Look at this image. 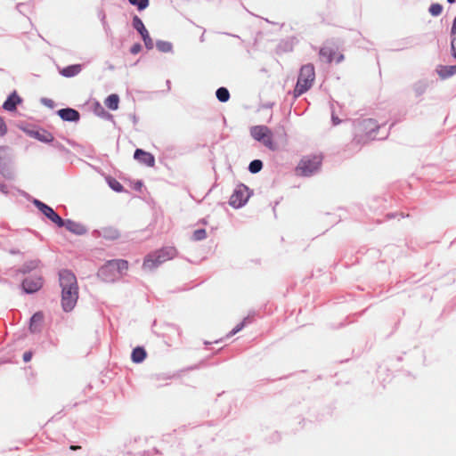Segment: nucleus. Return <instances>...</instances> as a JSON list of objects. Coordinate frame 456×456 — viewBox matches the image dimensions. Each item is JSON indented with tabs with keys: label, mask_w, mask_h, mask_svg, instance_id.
Instances as JSON below:
<instances>
[{
	"label": "nucleus",
	"mask_w": 456,
	"mask_h": 456,
	"mask_svg": "<svg viewBox=\"0 0 456 456\" xmlns=\"http://www.w3.org/2000/svg\"><path fill=\"white\" fill-rule=\"evenodd\" d=\"M451 50L452 56L456 59V35H451Z\"/></svg>",
	"instance_id": "nucleus-36"
},
{
	"label": "nucleus",
	"mask_w": 456,
	"mask_h": 456,
	"mask_svg": "<svg viewBox=\"0 0 456 456\" xmlns=\"http://www.w3.org/2000/svg\"><path fill=\"white\" fill-rule=\"evenodd\" d=\"M7 133L6 124L2 117H0V136H4Z\"/></svg>",
	"instance_id": "nucleus-37"
},
{
	"label": "nucleus",
	"mask_w": 456,
	"mask_h": 456,
	"mask_svg": "<svg viewBox=\"0 0 456 456\" xmlns=\"http://www.w3.org/2000/svg\"><path fill=\"white\" fill-rule=\"evenodd\" d=\"M216 96L221 102H226L230 99V93L226 87H219L216 92Z\"/></svg>",
	"instance_id": "nucleus-26"
},
{
	"label": "nucleus",
	"mask_w": 456,
	"mask_h": 456,
	"mask_svg": "<svg viewBox=\"0 0 456 456\" xmlns=\"http://www.w3.org/2000/svg\"><path fill=\"white\" fill-rule=\"evenodd\" d=\"M315 78L314 67L308 63L301 67L297 85L294 88L293 94L295 98L299 97L307 92L313 86Z\"/></svg>",
	"instance_id": "nucleus-2"
},
{
	"label": "nucleus",
	"mask_w": 456,
	"mask_h": 456,
	"mask_svg": "<svg viewBox=\"0 0 456 456\" xmlns=\"http://www.w3.org/2000/svg\"><path fill=\"white\" fill-rule=\"evenodd\" d=\"M147 354L143 347H136L133 350L131 354V359L135 363H140L144 361L146 358Z\"/></svg>",
	"instance_id": "nucleus-22"
},
{
	"label": "nucleus",
	"mask_w": 456,
	"mask_h": 456,
	"mask_svg": "<svg viewBox=\"0 0 456 456\" xmlns=\"http://www.w3.org/2000/svg\"><path fill=\"white\" fill-rule=\"evenodd\" d=\"M33 204L44 215L48 213V211L51 209V207L46 205L45 203L42 202L39 200L35 199L33 201Z\"/></svg>",
	"instance_id": "nucleus-31"
},
{
	"label": "nucleus",
	"mask_w": 456,
	"mask_h": 456,
	"mask_svg": "<svg viewBox=\"0 0 456 456\" xmlns=\"http://www.w3.org/2000/svg\"><path fill=\"white\" fill-rule=\"evenodd\" d=\"M29 134L32 137L36 138L37 140H38L42 142H53V134L46 130L30 131Z\"/></svg>",
	"instance_id": "nucleus-18"
},
{
	"label": "nucleus",
	"mask_w": 456,
	"mask_h": 456,
	"mask_svg": "<svg viewBox=\"0 0 456 456\" xmlns=\"http://www.w3.org/2000/svg\"><path fill=\"white\" fill-rule=\"evenodd\" d=\"M344 60V55L343 54H338L337 59H336V62L337 63H339L341 62L342 61Z\"/></svg>",
	"instance_id": "nucleus-44"
},
{
	"label": "nucleus",
	"mask_w": 456,
	"mask_h": 456,
	"mask_svg": "<svg viewBox=\"0 0 456 456\" xmlns=\"http://www.w3.org/2000/svg\"><path fill=\"white\" fill-rule=\"evenodd\" d=\"M94 232H97L98 236L110 240H114L119 238V232L113 227H104L99 231H95Z\"/></svg>",
	"instance_id": "nucleus-16"
},
{
	"label": "nucleus",
	"mask_w": 456,
	"mask_h": 456,
	"mask_svg": "<svg viewBox=\"0 0 456 456\" xmlns=\"http://www.w3.org/2000/svg\"><path fill=\"white\" fill-rule=\"evenodd\" d=\"M82 70V65L80 64H73L69 65L65 68H63L60 73L61 76L65 77H73L77 75H78Z\"/></svg>",
	"instance_id": "nucleus-19"
},
{
	"label": "nucleus",
	"mask_w": 456,
	"mask_h": 456,
	"mask_svg": "<svg viewBox=\"0 0 456 456\" xmlns=\"http://www.w3.org/2000/svg\"><path fill=\"white\" fill-rule=\"evenodd\" d=\"M41 102L49 108H53L54 106L53 101L48 98H42Z\"/></svg>",
	"instance_id": "nucleus-39"
},
{
	"label": "nucleus",
	"mask_w": 456,
	"mask_h": 456,
	"mask_svg": "<svg viewBox=\"0 0 456 456\" xmlns=\"http://www.w3.org/2000/svg\"><path fill=\"white\" fill-rule=\"evenodd\" d=\"M156 47L161 53H170L173 49V45L170 42L162 40L156 42Z\"/></svg>",
	"instance_id": "nucleus-27"
},
{
	"label": "nucleus",
	"mask_w": 456,
	"mask_h": 456,
	"mask_svg": "<svg viewBox=\"0 0 456 456\" xmlns=\"http://www.w3.org/2000/svg\"><path fill=\"white\" fill-rule=\"evenodd\" d=\"M31 265L33 268L36 267L37 265V261L32 262Z\"/></svg>",
	"instance_id": "nucleus-46"
},
{
	"label": "nucleus",
	"mask_w": 456,
	"mask_h": 456,
	"mask_svg": "<svg viewBox=\"0 0 456 456\" xmlns=\"http://www.w3.org/2000/svg\"><path fill=\"white\" fill-rule=\"evenodd\" d=\"M7 149L8 148L5 146H0V173L4 177L11 179L13 176V173L9 167L4 156Z\"/></svg>",
	"instance_id": "nucleus-12"
},
{
	"label": "nucleus",
	"mask_w": 456,
	"mask_h": 456,
	"mask_svg": "<svg viewBox=\"0 0 456 456\" xmlns=\"http://www.w3.org/2000/svg\"><path fill=\"white\" fill-rule=\"evenodd\" d=\"M263 168V162L260 159H254L248 165V171L256 174Z\"/></svg>",
	"instance_id": "nucleus-28"
},
{
	"label": "nucleus",
	"mask_w": 456,
	"mask_h": 456,
	"mask_svg": "<svg viewBox=\"0 0 456 456\" xmlns=\"http://www.w3.org/2000/svg\"><path fill=\"white\" fill-rule=\"evenodd\" d=\"M20 102V97L14 91L8 96L6 101L4 102L3 108L8 111H13L16 110L17 104H19Z\"/></svg>",
	"instance_id": "nucleus-15"
},
{
	"label": "nucleus",
	"mask_w": 456,
	"mask_h": 456,
	"mask_svg": "<svg viewBox=\"0 0 456 456\" xmlns=\"http://www.w3.org/2000/svg\"><path fill=\"white\" fill-rule=\"evenodd\" d=\"M248 198V187L241 183L234 189L230 197L229 204L235 208H239L247 203Z\"/></svg>",
	"instance_id": "nucleus-7"
},
{
	"label": "nucleus",
	"mask_w": 456,
	"mask_h": 456,
	"mask_svg": "<svg viewBox=\"0 0 456 456\" xmlns=\"http://www.w3.org/2000/svg\"><path fill=\"white\" fill-rule=\"evenodd\" d=\"M439 77L443 79H446L456 74V64L455 65H440L436 69Z\"/></svg>",
	"instance_id": "nucleus-17"
},
{
	"label": "nucleus",
	"mask_w": 456,
	"mask_h": 456,
	"mask_svg": "<svg viewBox=\"0 0 456 456\" xmlns=\"http://www.w3.org/2000/svg\"><path fill=\"white\" fill-rule=\"evenodd\" d=\"M320 57L325 59L327 62L330 63L334 60L336 51L334 48L330 46H323L319 52Z\"/></svg>",
	"instance_id": "nucleus-21"
},
{
	"label": "nucleus",
	"mask_w": 456,
	"mask_h": 456,
	"mask_svg": "<svg viewBox=\"0 0 456 456\" xmlns=\"http://www.w3.org/2000/svg\"><path fill=\"white\" fill-rule=\"evenodd\" d=\"M102 266L99 269L98 276L101 277L102 280L106 282L114 281L115 279L117 278L116 272L114 271V268H112V267L108 268V270H106L104 272V273H102Z\"/></svg>",
	"instance_id": "nucleus-23"
},
{
	"label": "nucleus",
	"mask_w": 456,
	"mask_h": 456,
	"mask_svg": "<svg viewBox=\"0 0 456 456\" xmlns=\"http://www.w3.org/2000/svg\"><path fill=\"white\" fill-rule=\"evenodd\" d=\"M176 249L174 247H164L155 252L148 254L143 261V269L152 270L162 263L174 258L176 256Z\"/></svg>",
	"instance_id": "nucleus-3"
},
{
	"label": "nucleus",
	"mask_w": 456,
	"mask_h": 456,
	"mask_svg": "<svg viewBox=\"0 0 456 456\" xmlns=\"http://www.w3.org/2000/svg\"><path fill=\"white\" fill-rule=\"evenodd\" d=\"M428 88V83L426 81H419L414 85L413 90L415 94L419 96L425 93Z\"/></svg>",
	"instance_id": "nucleus-32"
},
{
	"label": "nucleus",
	"mask_w": 456,
	"mask_h": 456,
	"mask_svg": "<svg viewBox=\"0 0 456 456\" xmlns=\"http://www.w3.org/2000/svg\"><path fill=\"white\" fill-rule=\"evenodd\" d=\"M63 227L77 235H83L87 232L86 228L82 224L70 219L64 220Z\"/></svg>",
	"instance_id": "nucleus-14"
},
{
	"label": "nucleus",
	"mask_w": 456,
	"mask_h": 456,
	"mask_svg": "<svg viewBox=\"0 0 456 456\" xmlns=\"http://www.w3.org/2000/svg\"><path fill=\"white\" fill-rule=\"evenodd\" d=\"M43 321H44V314L41 312L35 313L30 318V322H29L30 331L33 333L39 331V326L42 324Z\"/></svg>",
	"instance_id": "nucleus-20"
},
{
	"label": "nucleus",
	"mask_w": 456,
	"mask_h": 456,
	"mask_svg": "<svg viewBox=\"0 0 456 456\" xmlns=\"http://www.w3.org/2000/svg\"><path fill=\"white\" fill-rule=\"evenodd\" d=\"M356 128L359 132L363 133L368 139L375 140L378 139L376 132L380 128V126L373 118H365L357 122ZM385 137L383 136V138ZM379 139H382V137H379Z\"/></svg>",
	"instance_id": "nucleus-6"
},
{
	"label": "nucleus",
	"mask_w": 456,
	"mask_h": 456,
	"mask_svg": "<svg viewBox=\"0 0 456 456\" xmlns=\"http://www.w3.org/2000/svg\"><path fill=\"white\" fill-rule=\"evenodd\" d=\"M112 267L114 268V271L116 272V277L118 274H121L123 271L127 270L128 268V262L126 260L123 259H113L108 261L104 265H102V273H104L108 268Z\"/></svg>",
	"instance_id": "nucleus-10"
},
{
	"label": "nucleus",
	"mask_w": 456,
	"mask_h": 456,
	"mask_svg": "<svg viewBox=\"0 0 456 456\" xmlns=\"http://www.w3.org/2000/svg\"><path fill=\"white\" fill-rule=\"evenodd\" d=\"M251 136L257 142H263V144L273 150V142L272 137L271 130L265 126H255L250 129Z\"/></svg>",
	"instance_id": "nucleus-5"
},
{
	"label": "nucleus",
	"mask_w": 456,
	"mask_h": 456,
	"mask_svg": "<svg viewBox=\"0 0 456 456\" xmlns=\"http://www.w3.org/2000/svg\"><path fill=\"white\" fill-rule=\"evenodd\" d=\"M142 45L139 43L134 44L130 48V53L132 54H137L141 52Z\"/></svg>",
	"instance_id": "nucleus-38"
},
{
	"label": "nucleus",
	"mask_w": 456,
	"mask_h": 456,
	"mask_svg": "<svg viewBox=\"0 0 456 456\" xmlns=\"http://www.w3.org/2000/svg\"><path fill=\"white\" fill-rule=\"evenodd\" d=\"M53 146H54L55 148H62V145H61L60 142H54V143H53Z\"/></svg>",
	"instance_id": "nucleus-45"
},
{
	"label": "nucleus",
	"mask_w": 456,
	"mask_h": 456,
	"mask_svg": "<svg viewBox=\"0 0 456 456\" xmlns=\"http://www.w3.org/2000/svg\"><path fill=\"white\" fill-rule=\"evenodd\" d=\"M134 159L138 160L140 163L144 164L147 167H153L155 165V158L154 156L147 152L142 149H136L134 153Z\"/></svg>",
	"instance_id": "nucleus-11"
},
{
	"label": "nucleus",
	"mask_w": 456,
	"mask_h": 456,
	"mask_svg": "<svg viewBox=\"0 0 456 456\" xmlns=\"http://www.w3.org/2000/svg\"><path fill=\"white\" fill-rule=\"evenodd\" d=\"M250 322V317H245L243 319L242 322H240V323H238L227 335V337H232L233 335H235L236 333H238L239 331H240L247 323H248Z\"/></svg>",
	"instance_id": "nucleus-30"
},
{
	"label": "nucleus",
	"mask_w": 456,
	"mask_h": 456,
	"mask_svg": "<svg viewBox=\"0 0 456 456\" xmlns=\"http://www.w3.org/2000/svg\"><path fill=\"white\" fill-rule=\"evenodd\" d=\"M331 119H332L333 125H335V126L340 124V122H341V120L338 117H336L334 114L332 115Z\"/></svg>",
	"instance_id": "nucleus-43"
},
{
	"label": "nucleus",
	"mask_w": 456,
	"mask_h": 456,
	"mask_svg": "<svg viewBox=\"0 0 456 456\" xmlns=\"http://www.w3.org/2000/svg\"><path fill=\"white\" fill-rule=\"evenodd\" d=\"M31 358H32V352L28 351V352H25V353L23 354V361H24L25 362H29V361L31 360Z\"/></svg>",
	"instance_id": "nucleus-40"
},
{
	"label": "nucleus",
	"mask_w": 456,
	"mask_h": 456,
	"mask_svg": "<svg viewBox=\"0 0 456 456\" xmlns=\"http://www.w3.org/2000/svg\"><path fill=\"white\" fill-rule=\"evenodd\" d=\"M45 216L55 224L58 227H63L64 219H62L53 208L45 214Z\"/></svg>",
	"instance_id": "nucleus-25"
},
{
	"label": "nucleus",
	"mask_w": 456,
	"mask_h": 456,
	"mask_svg": "<svg viewBox=\"0 0 456 456\" xmlns=\"http://www.w3.org/2000/svg\"><path fill=\"white\" fill-rule=\"evenodd\" d=\"M447 2H448L449 4H454V3L456 2V0H447Z\"/></svg>",
	"instance_id": "nucleus-47"
},
{
	"label": "nucleus",
	"mask_w": 456,
	"mask_h": 456,
	"mask_svg": "<svg viewBox=\"0 0 456 456\" xmlns=\"http://www.w3.org/2000/svg\"><path fill=\"white\" fill-rule=\"evenodd\" d=\"M133 27L142 36L145 47L148 50H151L154 46L153 41L151 38L149 32L146 29L142 20L137 15H134L133 18Z\"/></svg>",
	"instance_id": "nucleus-8"
},
{
	"label": "nucleus",
	"mask_w": 456,
	"mask_h": 456,
	"mask_svg": "<svg viewBox=\"0 0 456 456\" xmlns=\"http://www.w3.org/2000/svg\"><path fill=\"white\" fill-rule=\"evenodd\" d=\"M0 191L4 194H8L9 191L7 185L4 183H0Z\"/></svg>",
	"instance_id": "nucleus-41"
},
{
	"label": "nucleus",
	"mask_w": 456,
	"mask_h": 456,
	"mask_svg": "<svg viewBox=\"0 0 456 456\" xmlns=\"http://www.w3.org/2000/svg\"><path fill=\"white\" fill-rule=\"evenodd\" d=\"M105 105L111 110H116L118 108L119 97L116 94L109 95L105 100Z\"/></svg>",
	"instance_id": "nucleus-24"
},
{
	"label": "nucleus",
	"mask_w": 456,
	"mask_h": 456,
	"mask_svg": "<svg viewBox=\"0 0 456 456\" xmlns=\"http://www.w3.org/2000/svg\"><path fill=\"white\" fill-rule=\"evenodd\" d=\"M57 114L64 121L77 122L80 119L79 112L72 108L61 109Z\"/></svg>",
	"instance_id": "nucleus-13"
},
{
	"label": "nucleus",
	"mask_w": 456,
	"mask_h": 456,
	"mask_svg": "<svg viewBox=\"0 0 456 456\" xmlns=\"http://www.w3.org/2000/svg\"><path fill=\"white\" fill-rule=\"evenodd\" d=\"M207 237V232L205 229H198L193 232L192 239L193 240L200 241Z\"/></svg>",
	"instance_id": "nucleus-35"
},
{
	"label": "nucleus",
	"mask_w": 456,
	"mask_h": 456,
	"mask_svg": "<svg viewBox=\"0 0 456 456\" xmlns=\"http://www.w3.org/2000/svg\"><path fill=\"white\" fill-rule=\"evenodd\" d=\"M43 286V280L39 276H29L22 281L21 288L27 294L38 291Z\"/></svg>",
	"instance_id": "nucleus-9"
},
{
	"label": "nucleus",
	"mask_w": 456,
	"mask_h": 456,
	"mask_svg": "<svg viewBox=\"0 0 456 456\" xmlns=\"http://www.w3.org/2000/svg\"><path fill=\"white\" fill-rule=\"evenodd\" d=\"M59 282L61 288V306L64 312H70L78 298V286L76 275L68 269L59 272Z\"/></svg>",
	"instance_id": "nucleus-1"
},
{
	"label": "nucleus",
	"mask_w": 456,
	"mask_h": 456,
	"mask_svg": "<svg viewBox=\"0 0 456 456\" xmlns=\"http://www.w3.org/2000/svg\"><path fill=\"white\" fill-rule=\"evenodd\" d=\"M169 85H170V81H169V80H167V86H169Z\"/></svg>",
	"instance_id": "nucleus-48"
},
{
	"label": "nucleus",
	"mask_w": 456,
	"mask_h": 456,
	"mask_svg": "<svg viewBox=\"0 0 456 456\" xmlns=\"http://www.w3.org/2000/svg\"><path fill=\"white\" fill-rule=\"evenodd\" d=\"M107 182L109 186L117 192H121L124 191L123 185L115 178L108 177Z\"/></svg>",
	"instance_id": "nucleus-29"
},
{
	"label": "nucleus",
	"mask_w": 456,
	"mask_h": 456,
	"mask_svg": "<svg viewBox=\"0 0 456 456\" xmlns=\"http://www.w3.org/2000/svg\"><path fill=\"white\" fill-rule=\"evenodd\" d=\"M322 158L314 155L303 158L297 167V172L304 176H311L315 174L321 167Z\"/></svg>",
	"instance_id": "nucleus-4"
},
{
	"label": "nucleus",
	"mask_w": 456,
	"mask_h": 456,
	"mask_svg": "<svg viewBox=\"0 0 456 456\" xmlns=\"http://www.w3.org/2000/svg\"><path fill=\"white\" fill-rule=\"evenodd\" d=\"M428 12H430V14L432 16H438L442 13L443 12V6L442 4H432L429 8H428Z\"/></svg>",
	"instance_id": "nucleus-34"
},
{
	"label": "nucleus",
	"mask_w": 456,
	"mask_h": 456,
	"mask_svg": "<svg viewBox=\"0 0 456 456\" xmlns=\"http://www.w3.org/2000/svg\"><path fill=\"white\" fill-rule=\"evenodd\" d=\"M451 35H456V17L453 20L452 26L451 28Z\"/></svg>",
	"instance_id": "nucleus-42"
},
{
	"label": "nucleus",
	"mask_w": 456,
	"mask_h": 456,
	"mask_svg": "<svg viewBox=\"0 0 456 456\" xmlns=\"http://www.w3.org/2000/svg\"><path fill=\"white\" fill-rule=\"evenodd\" d=\"M132 5H135L139 11L146 9L149 5V0H128Z\"/></svg>",
	"instance_id": "nucleus-33"
}]
</instances>
